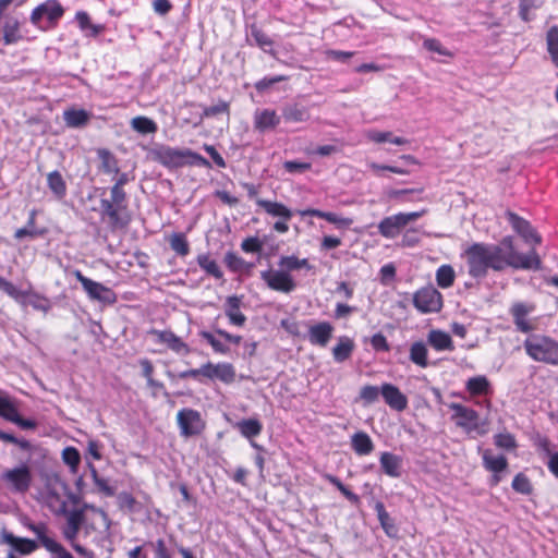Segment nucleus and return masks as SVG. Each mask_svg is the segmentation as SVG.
Returning <instances> with one entry per match:
<instances>
[{
    "instance_id": "40",
    "label": "nucleus",
    "mask_w": 558,
    "mask_h": 558,
    "mask_svg": "<svg viewBox=\"0 0 558 558\" xmlns=\"http://www.w3.org/2000/svg\"><path fill=\"white\" fill-rule=\"evenodd\" d=\"M75 20L78 24V27L82 32L85 33L86 36L96 37L104 31V26L93 24L90 22L89 15L84 11H78L75 15Z\"/></svg>"
},
{
    "instance_id": "27",
    "label": "nucleus",
    "mask_w": 558,
    "mask_h": 558,
    "mask_svg": "<svg viewBox=\"0 0 558 558\" xmlns=\"http://www.w3.org/2000/svg\"><path fill=\"white\" fill-rule=\"evenodd\" d=\"M241 299L236 295L228 296L225 314L231 325L242 327L246 323V316L240 311Z\"/></svg>"
},
{
    "instance_id": "17",
    "label": "nucleus",
    "mask_w": 558,
    "mask_h": 558,
    "mask_svg": "<svg viewBox=\"0 0 558 558\" xmlns=\"http://www.w3.org/2000/svg\"><path fill=\"white\" fill-rule=\"evenodd\" d=\"M0 543L11 546L10 550L23 556L31 555L39 547L37 542L31 538L17 537L5 529L0 532Z\"/></svg>"
},
{
    "instance_id": "41",
    "label": "nucleus",
    "mask_w": 558,
    "mask_h": 558,
    "mask_svg": "<svg viewBox=\"0 0 558 558\" xmlns=\"http://www.w3.org/2000/svg\"><path fill=\"white\" fill-rule=\"evenodd\" d=\"M427 348L426 344L422 341H416L410 347V360L412 363L416 364L420 367H427Z\"/></svg>"
},
{
    "instance_id": "55",
    "label": "nucleus",
    "mask_w": 558,
    "mask_h": 558,
    "mask_svg": "<svg viewBox=\"0 0 558 558\" xmlns=\"http://www.w3.org/2000/svg\"><path fill=\"white\" fill-rule=\"evenodd\" d=\"M494 444L499 449L507 451L515 450L518 447L514 436L508 432L496 434L494 436Z\"/></svg>"
},
{
    "instance_id": "29",
    "label": "nucleus",
    "mask_w": 558,
    "mask_h": 558,
    "mask_svg": "<svg viewBox=\"0 0 558 558\" xmlns=\"http://www.w3.org/2000/svg\"><path fill=\"white\" fill-rule=\"evenodd\" d=\"M354 349L355 343L350 337L340 336L332 348V357L337 363H343L351 357Z\"/></svg>"
},
{
    "instance_id": "5",
    "label": "nucleus",
    "mask_w": 558,
    "mask_h": 558,
    "mask_svg": "<svg viewBox=\"0 0 558 558\" xmlns=\"http://www.w3.org/2000/svg\"><path fill=\"white\" fill-rule=\"evenodd\" d=\"M72 497L69 486L61 480H50L43 494L45 505L54 513H66L68 499Z\"/></svg>"
},
{
    "instance_id": "15",
    "label": "nucleus",
    "mask_w": 558,
    "mask_h": 558,
    "mask_svg": "<svg viewBox=\"0 0 558 558\" xmlns=\"http://www.w3.org/2000/svg\"><path fill=\"white\" fill-rule=\"evenodd\" d=\"M149 333L155 337L156 343L166 345L178 355L185 356L191 352L189 344L171 330L151 329Z\"/></svg>"
},
{
    "instance_id": "24",
    "label": "nucleus",
    "mask_w": 558,
    "mask_h": 558,
    "mask_svg": "<svg viewBox=\"0 0 558 558\" xmlns=\"http://www.w3.org/2000/svg\"><path fill=\"white\" fill-rule=\"evenodd\" d=\"M0 29L3 34L2 40L4 45H12L22 39L20 33V22L12 15L1 14Z\"/></svg>"
},
{
    "instance_id": "4",
    "label": "nucleus",
    "mask_w": 558,
    "mask_h": 558,
    "mask_svg": "<svg viewBox=\"0 0 558 558\" xmlns=\"http://www.w3.org/2000/svg\"><path fill=\"white\" fill-rule=\"evenodd\" d=\"M526 354L535 362L558 365V341L554 338L532 333L523 342Z\"/></svg>"
},
{
    "instance_id": "13",
    "label": "nucleus",
    "mask_w": 558,
    "mask_h": 558,
    "mask_svg": "<svg viewBox=\"0 0 558 558\" xmlns=\"http://www.w3.org/2000/svg\"><path fill=\"white\" fill-rule=\"evenodd\" d=\"M262 280L274 291L289 294L296 289V282L291 274L279 269H269L260 272Z\"/></svg>"
},
{
    "instance_id": "37",
    "label": "nucleus",
    "mask_w": 558,
    "mask_h": 558,
    "mask_svg": "<svg viewBox=\"0 0 558 558\" xmlns=\"http://www.w3.org/2000/svg\"><path fill=\"white\" fill-rule=\"evenodd\" d=\"M225 264L232 272H250L254 267L253 263L244 260L234 252H227L225 255Z\"/></svg>"
},
{
    "instance_id": "44",
    "label": "nucleus",
    "mask_w": 558,
    "mask_h": 558,
    "mask_svg": "<svg viewBox=\"0 0 558 558\" xmlns=\"http://www.w3.org/2000/svg\"><path fill=\"white\" fill-rule=\"evenodd\" d=\"M547 52L554 65L558 69V26H551L546 34Z\"/></svg>"
},
{
    "instance_id": "45",
    "label": "nucleus",
    "mask_w": 558,
    "mask_h": 558,
    "mask_svg": "<svg viewBox=\"0 0 558 558\" xmlns=\"http://www.w3.org/2000/svg\"><path fill=\"white\" fill-rule=\"evenodd\" d=\"M130 124L131 128L140 134H153L158 130L156 122L144 116L133 118Z\"/></svg>"
},
{
    "instance_id": "48",
    "label": "nucleus",
    "mask_w": 558,
    "mask_h": 558,
    "mask_svg": "<svg viewBox=\"0 0 558 558\" xmlns=\"http://www.w3.org/2000/svg\"><path fill=\"white\" fill-rule=\"evenodd\" d=\"M375 511L377 513V518L380 522L381 527L386 532L388 536H392L397 530L393 523V520L390 518L389 513L386 511V508L383 502L378 501L375 505Z\"/></svg>"
},
{
    "instance_id": "43",
    "label": "nucleus",
    "mask_w": 558,
    "mask_h": 558,
    "mask_svg": "<svg viewBox=\"0 0 558 558\" xmlns=\"http://www.w3.org/2000/svg\"><path fill=\"white\" fill-rule=\"evenodd\" d=\"M97 155L100 160V168L105 173H119L118 160L110 150L98 149Z\"/></svg>"
},
{
    "instance_id": "51",
    "label": "nucleus",
    "mask_w": 558,
    "mask_h": 558,
    "mask_svg": "<svg viewBox=\"0 0 558 558\" xmlns=\"http://www.w3.org/2000/svg\"><path fill=\"white\" fill-rule=\"evenodd\" d=\"M170 247L180 256H186L190 252V245L183 233H173L169 240Z\"/></svg>"
},
{
    "instance_id": "52",
    "label": "nucleus",
    "mask_w": 558,
    "mask_h": 558,
    "mask_svg": "<svg viewBox=\"0 0 558 558\" xmlns=\"http://www.w3.org/2000/svg\"><path fill=\"white\" fill-rule=\"evenodd\" d=\"M198 335L203 340H205L208 344H210V347L213 348V350L216 353L226 355L230 352V348L227 344H225L222 341L217 339L214 333L206 331V330H202V331H199Z\"/></svg>"
},
{
    "instance_id": "36",
    "label": "nucleus",
    "mask_w": 558,
    "mask_h": 558,
    "mask_svg": "<svg viewBox=\"0 0 558 558\" xmlns=\"http://www.w3.org/2000/svg\"><path fill=\"white\" fill-rule=\"evenodd\" d=\"M300 214L303 217H305V216L317 217V218L325 219L330 223H335V225L343 226V227H349L352 222V220L349 218H342L333 213L322 211L319 209L310 208V209L302 210Z\"/></svg>"
},
{
    "instance_id": "21",
    "label": "nucleus",
    "mask_w": 558,
    "mask_h": 558,
    "mask_svg": "<svg viewBox=\"0 0 558 558\" xmlns=\"http://www.w3.org/2000/svg\"><path fill=\"white\" fill-rule=\"evenodd\" d=\"M380 395L386 404L398 412H402L408 408V398L400 389L389 383H385L380 387Z\"/></svg>"
},
{
    "instance_id": "33",
    "label": "nucleus",
    "mask_w": 558,
    "mask_h": 558,
    "mask_svg": "<svg viewBox=\"0 0 558 558\" xmlns=\"http://www.w3.org/2000/svg\"><path fill=\"white\" fill-rule=\"evenodd\" d=\"M278 266L282 270L288 271V274L303 268L306 270L313 268L307 258H299L294 255L281 256L278 260Z\"/></svg>"
},
{
    "instance_id": "31",
    "label": "nucleus",
    "mask_w": 558,
    "mask_h": 558,
    "mask_svg": "<svg viewBox=\"0 0 558 558\" xmlns=\"http://www.w3.org/2000/svg\"><path fill=\"white\" fill-rule=\"evenodd\" d=\"M351 447L357 456H367L374 450V442L365 432H357L351 437Z\"/></svg>"
},
{
    "instance_id": "61",
    "label": "nucleus",
    "mask_w": 558,
    "mask_h": 558,
    "mask_svg": "<svg viewBox=\"0 0 558 558\" xmlns=\"http://www.w3.org/2000/svg\"><path fill=\"white\" fill-rule=\"evenodd\" d=\"M220 113H229V104L225 100H220L218 104L205 107L203 111V118H210Z\"/></svg>"
},
{
    "instance_id": "23",
    "label": "nucleus",
    "mask_w": 558,
    "mask_h": 558,
    "mask_svg": "<svg viewBox=\"0 0 558 558\" xmlns=\"http://www.w3.org/2000/svg\"><path fill=\"white\" fill-rule=\"evenodd\" d=\"M280 116L272 109L256 110L254 113V128L259 133L276 129L280 123Z\"/></svg>"
},
{
    "instance_id": "16",
    "label": "nucleus",
    "mask_w": 558,
    "mask_h": 558,
    "mask_svg": "<svg viewBox=\"0 0 558 558\" xmlns=\"http://www.w3.org/2000/svg\"><path fill=\"white\" fill-rule=\"evenodd\" d=\"M506 217L512 229L526 242L535 245L541 244V235L533 229L531 223L513 211L507 210Z\"/></svg>"
},
{
    "instance_id": "62",
    "label": "nucleus",
    "mask_w": 558,
    "mask_h": 558,
    "mask_svg": "<svg viewBox=\"0 0 558 558\" xmlns=\"http://www.w3.org/2000/svg\"><path fill=\"white\" fill-rule=\"evenodd\" d=\"M369 342L372 348L377 352H388L390 350L387 338L381 332L372 336Z\"/></svg>"
},
{
    "instance_id": "46",
    "label": "nucleus",
    "mask_w": 558,
    "mask_h": 558,
    "mask_svg": "<svg viewBox=\"0 0 558 558\" xmlns=\"http://www.w3.org/2000/svg\"><path fill=\"white\" fill-rule=\"evenodd\" d=\"M454 279L456 272L451 265H441L436 271V282L441 289L452 287Z\"/></svg>"
},
{
    "instance_id": "18",
    "label": "nucleus",
    "mask_w": 558,
    "mask_h": 558,
    "mask_svg": "<svg viewBox=\"0 0 558 558\" xmlns=\"http://www.w3.org/2000/svg\"><path fill=\"white\" fill-rule=\"evenodd\" d=\"M536 306L531 302H515L511 305L509 313L513 318L517 329L521 332H530L534 326L527 320V316L535 311Z\"/></svg>"
},
{
    "instance_id": "12",
    "label": "nucleus",
    "mask_w": 558,
    "mask_h": 558,
    "mask_svg": "<svg viewBox=\"0 0 558 558\" xmlns=\"http://www.w3.org/2000/svg\"><path fill=\"white\" fill-rule=\"evenodd\" d=\"M74 276L92 301H98L104 304L116 303L117 295L110 288L85 277L80 270H75Z\"/></svg>"
},
{
    "instance_id": "26",
    "label": "nucleus",
    "mask_w": 558,
    "mask_h": 558,
    "mask_svg": "<svg viewBox=\"0 0 558 558\" xmlns=\"http://www.w3.org/2000/svg\"><path fill=\"white\" fill-rule=\"evenodd\" d=\"M379 463L383 472L390 477L401 476L402 458L388 451L380 453Z\"/></svg>"
},
{
    "instance_id": "64",
    "label": "nucleus",
    "mask_w": 558,
    "mask_h": 558,
    "mask_svg": "<svg viewBox=\"0 0 558 558\" xmlns=\"http://www.w3.org/2000/svg\"><path fill=\"white\" fill-rule=\"evenodd\" d=\"M66 517V524L71 526H77L81 527L83 520H84V513L82 510L74 509L71 511L66 510V513H63Z\"/></svg>"
},
{
    "instance_id": "28",
    "label": "nucleus",
    "mask_w": 558,
    "mask_h": 558,
    "mask_svg": "<svg viewBox=\"0 0 558 558\" xmlns=\"http://www.w3.org/2000/svg\"><path fill=\"white\" fill-rule=\"evenodd\" d=\"M427 343L436 351H453L454 349L450 335L439 329H433L428 332Z\"/></svg>"
},
{
    "instance_id": "3",
    "label": "nucleus",
    "mask_w": 558,
    "mask_h": 558,
    "mask_svg": "<svg viewBox=\"0 0 558 558\" xmlns=\"http://www.w3.org/2000/svg\"><path fill=\"white\" fill-rule=\"evenodd\" d=\"M153 159L168 168H180L185 165L209 168V161L191 149H179L160 145L151 149Z\"/></svg>"
},
{
    "instance_id": "39",
    "label": "nucleus",
    "mask_w": 558,
    "mask_h": 558,
    "mask_svg": "<svg viewBox=\"0 0 558 558\" xmlns=\"http://www.w3.org/2000/svg\"><path fill=\"white\" fill-rule=\"evenodd\" d=\"M198 266L209 276L215 279H222L223 272L215 259L209 254H199L196 258Z\"/></svg>"
},
{
    "instance_id": "11",
    "label": "nucleus",
    "mask_w": 558,
    "mask_h": 558,
    "mask_svg": "<svg viewBox=\"0 0 558 558\" xmlns=\"http://www.w3.org/2000/svg\"><path fill=\"white\" fill-rule=\"evenodd\" d=\"M177 422L180 434L183 437L197 436L202 434L206 427V422L203 420L201 413L190 408L181 409L178 412Z\"/></svg>"
},
{
    "instance_id": "7",
    "label": "nucleus",
    "mask_w": 558,
    "mask_h": 558,
    "mask_svg": "<svg viewBox=\"0 0 558 558\" xmlns=\"http://www.w3.org/2000/svg\"><path fill=\"white\" fill-rule=\"evenodd\" d=\"M64 9L58 0H47L36 7L31 14V22L41 28L57 25L63 16Z\"/></svg>"
},
{
    "instance_id": "42",
    "label": "nucleus",
    "mask_w": 558,
    "mask_h": 558,
    "mask_svg": "<svg viewBox=\"0 0 558 558\" xmlns=\"http://www.w3.org/2000/svg\"><path fill=\"white\" fill-rule=\"evenodd\" d=\"M465 388L472 396H482L489 392L490 385L485 376H475L468 379Z\"/></svg>"
},
{
    "instance_id": "50",
    "label": "nucleus",
    "mask_w": 558,
    "mask_h": 558,
    "mask_svg": "<svg viewBox=\"0 0 558 558\" xmlns=\"http://www.w3.org/2000/svg\"><path fill=\"white\" fill-rule=\"evenodd\" d=\"M35 222H36V210H32L29 213V217H28V220H27V223L25 225L24 228H20L15 231L14 233V238L17 239V240H22L26 236L28 238H36L38 235H41L43 232L41 231H38L35 227Z\"/></svg>"
},
{
    "instance_id": "56",
    "label": "nucleus",
    "mask_w": 558,
    "mask_h": 558,
    "mask_svg": "<svg viewBox=\"0 0 558 558\" xmlns=\"http://www.w3.org/2000/svg\"><path fill=\"white\" fill-rule=\"evenodd\" d=\"M63 462L70 466L72 473L77 472L81 462V454L74 447H66L62 451Z\"/></svg>"
},
{
    "instance_id": "19",
    "label": "nucleus",
    "mask_w": 558,
    "mask_h": 558,
    "mask_svg": "<svg viewBox=\"0 0 558 558\" xmlns=\"http://www.w3.org/2000/svg\"><path fill=\"white\" fill-rule=\"evenodd\" d=\"M15 293L9 295L23 305H29L36 311L48 313L51 308V302L48 298L32 291H21L14 286Z\"/></svg>"
},
{
    "instance_id": "47",
    "label": "nucleus",
    "mask_w": 558,
    "mask_h": 558,
    "mask_svg": "<svg viewBox=\"0 0 558 558\" xmlns=\"http://www.w3.org/2000/svg\"><path fill=\"white\" fill-rule=\"evenodd\" d=\"M250 36L253 38L256 46L263 49L265 52H272L274 41L272 39L263 32L258 26L252 25Z\"/></svg>"
},
{
    "instance_id": "63",
    "label": "nucleus",
    "mask_w": 558,
    "mask_h": 558,
    "mask_svg": "<svg viewBox=\"0 0 558 558\" xmlns=\"http://www.w3.org/2000/svg\"><path fill=\"white\" fill-rule=\"evenodd\" d=\"M356 311H357V308L355 306H351L345 303L338 302L335 306L333 317L336 319L348 318L350 315H352Z\"/></svg>"
},
{
    "instance_id": "10",
    "label": "nucleus",
    "mask_w": 558,
    "mask_h": 558,
    "mask_svg": "<svg viewBox=\"0 0 558 558\" xmlns=\"http://www.w3.org/2000/svg\"><path fill=\"white\" fill-rule=\"evenodd\" d=\"M413 305L423 314L438 313L442 307V295L433 286H426L413 294Z\"/></svg>"
},
{
    "instance_id": "1",
    "label": "nucleus",
    "mask_w": 558,
    "mask_h": 558,
    "mask_svg": "<svg viewBox=\"0 0 558 558\" xmlns=\"http://www.w3.org/2000/svg\"><path fill=\"white\" fill-rule=\"evenodd\" d=\"M461 257L465 262L469 276L477 282L484 280L489 270H539L542 267L537 252L532 248L527 253H520L510 235L504 236L497 244L474 242L462 252Z\"/></svg>"
},
{
    "instance_id": "6",
    "label": "nucleus",
    "mask_w": 558,
    "mask_h": 558,
    "mask_svg": "<svg viewBox=\"0 0 558 558\" xmlns=\"http://www.w3.org/2000/svg\"><path fill=\"white\" fill-rule=\"evenodd\" d=\"M426 213L427 210L423 209L412 213H398L396 215L385 217L377 226L378 232L386 239H395L401 233L407 225L417 220Z\"/></svg>"
},
{
    "instance_id": "38",
    "label": "nucleus",
    "mask_w": 558,
    "mask_h": 558,
    "mask_svg": "<svg viewBox=\"0 0 558 558\" xmlns=\"http://www.w3.org/2000/svg\"><path fill=\"white\" fill-rule=\"evenodd\" d=\"M282 117L288 122H305L310 119V112L307 108L293 104L282 109Z\"/></svg>"
},
{
    "instance_id": "53",
    "label": "nucleus",
    "mask_w": 558,
    "mask_h": 558,
    "mask_svg": "<svg viewBox=\"0 0 558 558\" xmlns=\"http://www.w3.org/2000/svg\"><path fill=\"white\" fill-rule=\"evenodd\" d=\"M324 478L327 480L330 484L337 487V489L352 504H359L360 497L350 490L347 486L342 484V482L332 474H325Z\"/></svg>"
},
{
    "instance_id": "49",
    "label": "nucleus",
    "mask_w": 558,
    "mask_h": 558,
    "mask_svg": "<svg viewBox=\"0 0 558 558\" xmlns=\"http://www.w3.org/2000/svg\"><path fill=\"white\" fill-rule=\"evenodd\" d=\"M17 412L14 401L7 392L0 390V416L11 422Z\"/></svg>"
},
{
    "instance_id": "22",
    "label": "nucleus",
    "mask_w": 558,
    "mask_h": 558,
    "mask_svg": "<svg viewBox=\"0 0 558 558\" xmlns=\"http://www.w3.org/2000/svg\"><path fill=\"white\" fill-rule=\"evenodd\" d=\"M333 330L335 328L329 322L314 324L308 328V341L324 348L330 341Z\"/></svg>"
},
{
    "instance_id": "58",
    "label": "nucleus",
    "mask_w": 558,
    "mask_h": 558,
    "mask_svg": "<svg viewBox=\"0 0 558 558\" xmlns=\"http://www.w3.org/2000/svg\"><path fill=\"white\" fill-rule=\"evenodd\" d=\"M512 488L520 494L530 495L532 493V485L526 475L519 473L512 481Z\"/></svg>"
},
{
    "instance_id": "2",
    "label": "nucleus",
    "mask_w": 558,
    "mask_h": 558,
    "mask_svg": "<svg viewBox=\"0 0 558 558\" xmlns=\"http://www.w3.org/2000/svg\"><path fill=\"white\" fill-rule=\"evenodd\" d=\"M110 199H100V209L102 219H107L112 230L125 228L131 216L126 206V193L122 187L112 186L110 190Z\"/></svg>"
},
{
    "instance_id": "20",
    "label": "nucleus",
    "mask_w": 558,
    "mask_h": 558,
    "mask_svg": "<svg viewBox=\"0 0 558 558\" xmlns=\"http://www.w3.org/2000/svg\"><path fill=\"white\" fill-rule=\"evenodd\" d=\"M204 377L210 380L218 379L225 384H231L235 379V369L230 363L204 364Z\"/></svg>"
},
{
    "instance_id": "9",
    "label": "nucleus",
    "mask_w": 558,
    "mask_h": 558,
    "mask_svg": "<svg viewBox=\"0 0 558 558\" xmlns=\"http://www.w3.org/2000/svg\"><path fill=\"white\" fill-rule=\"evenodd\" d=\"M22 523L37 536L40 545L45 547L46 550L58 555L59 558H73L61 544L48 535L49 530L46 523H34L29 519H24Z\"/></svg>"
},
{
    "instance_id": "8",
    "label": "nucleus",
    "mask_w": 558,
    "mask_h": 558,
    "mask_svg": "<svg viewBox=\"0 0 558 558\" xmlns=\"http://www.w3.org/2000/svg\"><path fill=\"white\" fill-rule=\"evenodd\" d=\"M1 480L13 493L25 494L32 484V471L28 465L20 464L2 472Z\"/></svg>"
},
{
    "instance_id": "60",
    "label": "nucleus",
    "mask_w": 558,
    "mask_h": 558,
    "mask_svg": "<svg viewBox=\"0 0 558 558\" xmlns=\"http://www.w3.org/2000/svg\"><path fill=\"white\" fill-rule=\"evenodd\" d=\"M263 248V242L257 236H248L241 243V250L245 253H259Z\"/></svg>"
},
{
    "instance_id": "32",
    "label": "nucleus",
    "mask_w": 558,
    "mask_h": 558,
    "mask_svg": "<svg viewBox=\"0 0 558 558\" xmlns=\"http://www.w3.org/2000/svg\"><path fill=\"white\" fill-rule=\"evenodd\" d=\"M256 204L272 217H280L284 220H290L292 217V211L281 203L259 198L256 199Z\"/></svg>"
},
{
    "instance_id": "35",
    "label": "nucleus",
    "mask_w": 558,
    "mask_h": 558,
    "mask_svg": "<svg viewBox=\"0 0 558 558\" xmlns=\"http://www.w3.org/2000/svg\"><path fill=\"white\" fill-rule=\"evenodd\" d=\"M235 428L243 437L252 439L262 433L263 424L257 418H246L238 422Z\"/></svg>"
},
{
    "instance_id": "34",
    "label": "nucleus",
    "mask_w": 558,
    "mask_h": 558,
    "mask_svg": "<svg viewBox=\"0 0 558 558\" xmlns=\"http://www.w3.org/2000/svg\"><path fill=\"white\" fill-rule=\"evenodd\" d=\"M47 185L56 198L62 199L66 195V183L58 170L47 174Z\"/></svg>"
},
{
    "instance_id": "30",
    "label": "nucleus",
    "mask_w": 558,
    "mask_h": 558,
    "mask_svg": "<svg viewBox=\"0 0 558 558\" xmlns=\"http://www.w3.org/2000/svg\"><path fill=\"white\" fill-rule=\"evenodd\" d=\"M90 113L84 109H66L63 111L65 125L71 129L85 126L90 120Z\"/></svg>"
},
{
    "instance_id": "25",
    "label": "nucleus",
    "mask_w": 558,
    "mask_h": 558,
    "mask_svg": "<svg viewBox=\"0 0 558 558\" xmlns=\"http://www.w3.org/2000/svg\"><path fill=\"white\" fill-rule=\"evenodd\" d=\"M482 458L485 469L495 474V483H498L500 477L497 474L505 471L508 466L506 457L502 454L495 456L492 450L487 449L483 452Z\"/></svg>"
},
{
    "instance_id": "57",
    "label": "nucleus",
    "mask_w": 558,
    "mask_h": 558,
    "mask_svg": "<svg viewBox=\"0 0 558 558\" xmlns=\"http://www.w3.org/2000/svg\"><path fill=\"white\" fill-rule=\"evenodd\" d=\"M423 47L430 52H435L439 56L444 57H452V52L449 51L446 47L442 46L440 40L436 38L424 37Z\"/></svg>"
},
{
    "instance_id": "59",
    "label": "nucleus",
    "mask_w": 558,
    "mask_h": 558,
    "mask_svg": "<svg viewBox=\"0 0 558 558\" xmlns=\"http://www.w3.org/2000/svg\"><path fill=\"white\" fill-rule=\"evenodd\" d=\"M380 388L372 385H366L361 388L360 398L367 404L374 403L378 400Z\"/></svg>"
},
{
    "instance_id": "54",
    "label": "nucleus",
    "mask_w": 558,
    "mask_h": 558,
    "mask_svg": "<svg viewBox=\"0 0 558 558\" xmlns=\"http://www.w3.org/2000/svg\"><path fill=\"white\" fill-rule=\"evenodd\" d=\"M324 478L327 480L330 484L337 487V489L352 504H359L360 497L350 490L347 486L342 484V482L332 474H325Z\"/></svg>"
},
{
    "instance_id": "14",
    "label": "nucleus",
    "mask_w": 558,
    "mask_h": 558,
    "mask_svg": "<svg viewBox=\"0 0 558 558\" xmlns=\"http://www.w3.org/2000/svg\"><path fill=\"white\" fill-rule=\"evenodd\" d=\"M448 407L453 412L451 420L458 427L464 429L468 433L477 428L480 416L475 410L454 402L450 403Z\"/></svg>"
}]
</instances>
